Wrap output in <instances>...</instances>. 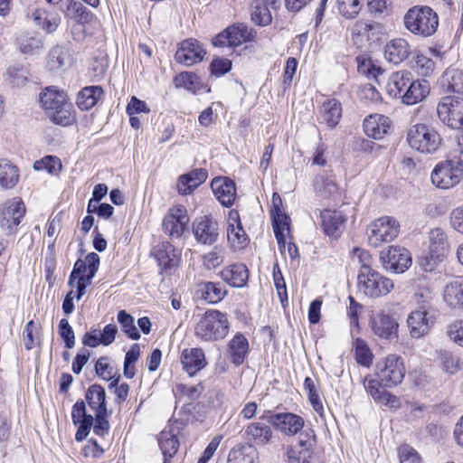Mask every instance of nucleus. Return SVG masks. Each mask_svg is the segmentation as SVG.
<instances>
[{
  "instance_id": "f257e3e1",
  "label": "nucleus",
  "mask_w": 463,
  "mask_h": 463,
  "mask_svg": "<svg viewBox=\"0 0 463 463\" xmlns=\"http://www.w3.org/2000/svg\"><path fill=\"white\" fill-rule=\"evenodd\" d=\"M405 375L402 357L391 354L379 361L375 367L376 380H370L365 385L367 392L376 402L394 403L396 397L388 392L384 387H392L401 383Z\"/></svg>"
},
{
  "instance_id": "f03ea898",
  "label": "nucleus",
  "mask_w": 463,
  "mask_h": 463,
  "mask_svg": "<svg viewBox=\"0 0 463 463\" xmlns=\"http://www.w3.org/2000/svg\"><path fill=\"white\" fill-rule=\"evenodd\" d=\"M358 259L361 264L357 275L358 290L371 298L386 296L393 288L392 279L382 275L372 267V257L365 250H359Z\"/></svg>"
},
{
  "instance_id": "7ed1b4c3",
  "label": "nucleus",
  "mask_w": 463,
  "mask_h": 463,
  "mask_svg": "<svg viewBox=\"0 0 463 463\" xmlns=\"http://www.w3.org/2000/svg\"><path fill=\"white\" fill-rule=\"evenodd\" d=\"M39 101L50 120L63 127L71 125L75 118L72 106L67 101V96L54 86L46 87L40 93Z\"/></svg>"
},
{
  "instance_id": "20e7f679",
  "label": "nucleus",
  "mask_w": 463,
  "mask_h": 463,
  "mask_svg": "<svg viewBox=\"0 0 463 463\" xmlns=\"http://www.w3.org/2000/svg\"><path fill=\"white\" fill-rule=\"evenodd\" d=\"M405 28L412 34L420 37L433 35L439 26V16L427 5H415L410 8L403 17Z\"/></svg>"
},
{
  "instance_id": "39448f33",
  "label": "nucleus",
  "mask_w": 463,
  "mask_h": 463,
  "mask_svg": "<svg viewBox=\"0 0 463 463\" xmlns=\"http://www.w3.org/2000/svg\"><path fill=\"white\" fill-rule=\"evenodd\" d=\"M230 323L225 313L219 310H207L198 320L194 327L197 338L205 342L223 339L229 333Z\"/></svg>"
},
{
  "instance_id": "423d86ee",
  "label": "nucleus",
  "mask_w": 463,
  "mask_h": 463,
  "mask_svg": "<svg viewBox=\"0 0 463 463\" xmlns=\"http://www.w3.org/2000/svg\"><path fill=\"white\" fill-rule=\"evenodd\" d=\"M409 146L420 153H434L441 144L439 134L425 124H415L407 131Z\"/></svg>"
},
{
  "instance_id": "0eeeda50",
  "label": "nucleus",
  "mask_w": 463,
  "mask_h": 463,
  "mask_svg": "<svg viewBox=\"0 0 463 463\" xmlns=\"http://www.w3.org/2000/svg\"><path fill=\"white\" fill-rule=\"evenodd\" d=\"M257 36V31L244 23H235L213 39L216 47H237L242 43L252 42Z\"/></svg>"
},
{
  "instance_id": "6e6552de",
  "label": "nucleus",
  "mask_w": 463,
  "mask_h": 463,
  "mask_svg": "<svg viewBox=\"0 0 463 463\" xmlns=\"http://www.w3.org/2000/svg\"><path fill=\"white\" fill-rule=\"evenodd\" d=\"M398 222L389 216H383L374 221L369 227L368 242L377 248L383 242L393 241L399 234Z\"/></svg>"
},
{
  "instance_id": "1a4fd4ad",
  "label": "nucleus",
  "mask_w": 463,
  "mask_h": 463,
  "mask_svg": "<svg viewBox=\"0 0 463 463\" xmlns=\"http://www.w3.org/2000/svg\"><path fill=\"white\" fill-rule=\"evenodd\" d=\"M25 214L22 200L14 197L6 201L0 209V227L6 235L15 234L21 220Z\"/></svg>"
},
{
  "instance_id": "9d476101",
  "label": "nucleus",
  "mask_w": 463,
  "mask_h": 463,
  "mask_svg": "<svg viewBox=\"0 0 463 463\" xmlns=\"http://www.w3.org/2000/svg\"><path fill=\"white\" fill-rule=\"evenodd\" d=\"M439 119L455 129L463 128V99L451 96L441 99L437 107Z\"/></svg>"
},
{
  "instance_id": "9b49d317",
  "label": "nucleus",
  "mask_w": 463,
  "mask_h": 463,
  "mask_svg": "<svg viewBox=\"0 0 463 463\" xmlns=\"http://www.w3.org/2000/svg\"><path fill=\"white\" fill-rule=\"evenodd\" d=\"M433 296L431 292H428L426 299L423 301L420 308L412 311L407 319L410 334L413 338H420L426 335L432 321L430 317H428L432 308L431 301Z\"/></svg>"
},
{
  "instance_id": "f8f14e48",
  "label": "nucleus",
  "mask_w": 463,
  "mask_h": 463,
  "mask_svg": "<svg viewBox=\"0 0 463 463\" xmlns=\"http://www.w3.org/2000/svg\"><path fill=\"white\" fill-rule=\"evenodd\" d=\"M380 260L386 270L402 273L411 264V255L405 248L391 246L381 252Z\"/></svg>"
},
{
  "instance_id": "ddd939ff",
  "label": "nucleus",
  "mask_w": 463,
  "mask_h": 463,
  "mask_svg": "<svg viewBox=\"0 0 463 463\" xmlns=\"http://www.w3.org/2000/svg\"><path fill=\"white\" fill-rule=\"evenodd\" d=\"M370 325L374 335L382 339L392 341L398 337V322L383 310L372 316Z\"/></svg>"
},
{
  "instance_id": "4468645a",
  "label": "nucleus",
  "mask_w": 463,
  "mask_h": 463,
  "mask_svg": "<svg viewBox=\"0 0 463 463\" xmlns=\"http://www.w3.org/2000/svg\"><path fill=\"white\" fill-rule=\"evenodd\" d=\"M193 233L198 243L213 245L219 237V224L210 216L199 217L193 222Z\"/></svg>"
},
{
  "instance_id": "2eb2a0df",
  "label": "nucleus",
  "mask_w": 463,
  "mask_h": 463,
  "mask_svg": "<svg viewBox=\"0 0 463 463\" xmlns=\"http://www.w3.org/2000/svg\"><path fill=\"white\" fill-rule=\"evenodd\" d=\"M205 54L203 45L197 40L190 38L179 44L175 59L185 66H192L202 61Z\"/></svg>"
},
{
  "instance_id": "dca6fc26",
  "label": "nucleus",
  "mask_w": 463,
  "mask_h": 463,
  "mask_svg": "<svg viewBox=\"0 0 463 463\" xmlns=\"http://www.w3.org/2000/svg\"><path fill=\"white\" fill-rule=\"evenodd\" d=\"M189 221L185 209L177 207L171 209L163 220V230L171 239H179Z\"/></svg>"
},
{
  "instance_id": "f3484780",
  "label": "nucleus",
  "mask_w": 463,
  "mask_h": 463,
  "mask_svg": "<svg viewBox=\"0 0 463 463\" xmlns=\"http://www.w3.org/2000/svg\"><path fill=\"white\" fill-rule=\"evenodd\" d=\"M430 259L433 261V264H430L426 259L429 268H424L425 270H431L433 269V265L440 261L449 252V243L447 241V235L443 230L439 228H436L430 231Z\"/></svg>"
},
{
  "instance_id": "a211bd4d",
  "label": "nucleus",
  "mask_w": 463,
  "mask_h": 463,
  "mask_svg": "<svg viewBox=\"0 0 463 463\" xmlns=\"http://www.w3.org/2000/svg\"><path fill=\"white\" fill-rule=\"evenodd\" d=\"M179 432V427L167 426L159 433L157 441L164 458L163 463H170L178 451L179 440L177 435Z\"/></svg>"
},
{
  "instance_id": "6ab92c4d",
  "label": "nucleus",
  "mask_w": 463,
  "mask_h": 463,
  "mask_svg": "<svg viewBox=\"0 0 463 463\" xmlns=\"http://www.w3.org/2000/svg\"><path fill=\"white\" fill-rule=\"evenodd\" d=\"M462 175L456 173L454 168L445 161L438 164L431 173V181L434 185L441 189H449L458 184Z\"/></svg>"
},
{
  "instance_id": "aec40b11",
  "label": "nucleus",
  "mask_w": 463,
  "mask_h": 463,
  "mask_svg": "<svg viewBox=\"0 0 463 463\" xmlns=\"http://www.w3.org/2000/svg\"><path fill=\"white\" fill-rule=\"evenodd\" d=\"M213 192L224 207H231L236 198L235 183L229 177H215L211 183Z\"/></svg>"
},
{
  "instance_id": "412c9836",
  "label": "nucleus",
  "mask_w": 463,
  "mask_h": 463,
  "mask_svg": "<svg viewBox=\"0 0 463 463\" xmlns=\"http://www.w3.org/2000/svg\"><path fill=\"white\" fill-rule=\"evenodd\" d=\"M320 217L325 233L329 237H339L346 220L342 212L326 209L320 213Z\"/></svg>"
},
{
  "instance_id": "4be33fe9",
  "label": "nucleus",
  "mask_w": 463,
  "mask_h": 463,
  "mask_svg": "<svg viewBox=\"0 0 463 463\" xmlns=\"http://www.w3.org/2000/svg\"><path fill=\"white\" fill-rule=\"evenodd\" d=\"M151 255L162 269H168L177 265L180 252L171 243L161 242L153 247Z\"/></svg>"
},
{
  "instance_id": "5701e85b",
  "label": "nucleus",
  "mask_w": 463,
  "mask_h": 463,
  "mask_svg": "<svg viewBox=\"0 0 463 463\" xmlns=\"http://www.w3.org/2000/svg\"><path fill=\"white\" fill-rule=\"evenodd\" d=\"M411 77V72L405 70L392 72L385 84L386 93L393 99L402 100Z\"/></svg>"
},
{
  "instance_id": "b1692460",
  "label": "nucleus",
  "mask_w": 463,
  "mask_h": 463,
  "mask_svg": "<svg viewBox=\"0 0 463 463\" xmlns=\"http://www.w3.org/2000/svg\"><path fill=\"white\" fill-rule=\"evenodd\" d=\"M316 196L322 200H335L339 194V188L331 175L322 173L316 176L313 182Z\"/></svg>"
},
{
  "instance_id": "393cba45",
  "label": "nucleus",
  "mask_w": 463,
  "mask_h": 463,
  "mask_svg": "<svg viewBox=\"0 0 463 463\" xmlns=\"http://www.w3.org/2000/svg\"><path fill=\"white\" fill-rule=\"evenodd\" d=\"M411 54V46L402 38L390 41L384 46V58L390 63L398 65L405 61Z\"/></svg>"
},
{
  "instance_id": "a878e982",
  "label": "nucleus",
  "mask_w": 463,
  "mask_h": 463,
  "mask_svg": "<svg viewBox=\"0 0 463 463\" xmlns=\"http://www.w3.org/2000/svg\"><path fill=\"white\" fill-rule=\"evenodd\" d=\"M272 424L281 432L293 435L304 425L303 419L293 413H278L270 417Z\"/></svg>"
},
{
  "instance_id": "bb28decb",
  "label": "nucleus",
  "mask_w": 463,
  "mask_h": 463,
  "mask_svg": "<svg viewBox=\"0 0 463 463\" xmlns=\"http://www.w3.org/2000/svg\"><path fill=\"white\" fill-rule=\"evenodd\" d=\"M208 172L204 168H196L182 175L178 178L177 190L181 194H188L206 181Z\"/></svg>"
},
{
  "instance_id": "cd10ccee",
  "label": "nucleus",
  "mask_w": 463,
  "mask_h": 463,
  "mask_svg": "<svg viewBox=\"0 0 463 463\" xmlns=\"http://www.w3.org/2000/svg\"><path fill=\"white\" fill-rule=\"evenodd\" d=\"M364 131L368 137L382 139L389 131V118L383 115H371L363 124Z\"/></svg>"
},
{
  "instance_id": "c85d7f7f",
  "label": "nucleus",
  "mask_w": 463,
  "mask_h": 463,
  "mask_svg": "<svg viewBox=\"0 0 463 463\" xmlns=\"http://www.w3.org/2000/svg\"><path fill=\"white\" fill-rule=\"evenodd\" d=\"M73 424L77 426L75 439L82 441L89 435L93 425V415L87 413L86 407H73L71 411Z\"/></svg>"
},
{
  "instance_id": "c756f323",
  "label": "nucleus",
  "mask_w": 463,
  "mask_h": 463,
  "mask_svg": "<svg viewBox=\"0 0 463 463\" xmlns=\"http://www.w3.org/2000/svg\"><path fill=\"white\" fill-rule=\"evenodd\" d=\"M405 90L402 102L405 105H415L429 95L430 85L427 80H414L412 76Z\"/></svg>"
},
{
  "instance_id": "7c9ffc66",
  "label": "nucleus",
  "mask_w": 463,
  "mask_h": 463,
  "mask_svg": "<svg viewBox=\"0 0 463 463\" xmlns=\"http://www.w3.org/2000/svg\"><path fill=\"white\" fill-rule=\"evenodd\" d=\"M220 275L221 278L232 287L242 288L248 281L249 270L246 265L235 263L224 268Z\"/></svg>"
},
{
  "instance_id": "2f4dec72",
  "label": "nucleus",
  "mask_w": 463,
  "mask_h": 463,
  "mask_svg": "<svg viewBox=\"0 0 463 463\" xmlns=\"http://www.w3.org/2000/svg\"><path fill=\"white\" fill-rule=\"evenodd\" d=\"M182 364L184 370L191 376L204 368L207 362L203 349L192 348L184 350L182 354Z\"/></svg>"
},
{
  "instance_id": "473e14b6",
  "label": "nucleus",
  "mask_w": 463,
  "mask_h": 463,
  "mask_svg": "<svg viewBox=\"0 0 463 463\" xmlns=\"http://www.w3.org/2000/svg\"><path fill=\"white\" fill-rule=\"evenodd\" d=\"M257 449L249 443L234 446L228 454L227 463H257Z\"/></svg>"
},
{
  "instance_id": "72a5a7b5",
  "label": "nucleus",
  "mask_w": 463,
  "mask_h": 463,
  "mask_svg": "<svg viewBox=\"0 0 463 463\" xmlns=\"http://www.w3.org/2000/svg\"><path fill=\"white\" fill-rule=\"evenodd\" d=\"M5 80L12 88L24 87L29 80V67L23 63L10 65L4 75Z\"/></svg>"
},
{
  "instance_id": "f704fd0d",
  "label": "nucleus",
  "mask_w": 463,
  "mask_h": 463,
  "mask_svg": "<svg viewBox=\"0 0 463 463\" xmlns=\"http://www.w3.org/2000/svg\"><path fill=\"white\" fill-rule=\"evenodd\" d=\"M248 350V340L241 333H237L229 342L228 353L232 364L237 366L244 362Z\"/></svg>"
},
{
  "instance_id": "c9c22d12",
  "label": "nucleus",
  "mask_w": 463,
  "mask_h": 463,
  "mask_svg": "<svg viewBox=\"0 0 463 463\" xmlns=\"http://www.w3.org/2000/svg\"><path fill=\"white\" fill-rule=\"evenodd\" d=\"M444 300L452 307L463 309V278H454L446 285Z\"/></svg>"
},
{
  "instance_id": "e433bc0d",
  "label": "nucleus",
  "mask_w": 463,
  "mask_h": 463,
  "mask_svg": "<svg viewBox=\"0 0 463 463\" xmlns=\"http://www.w3.org/2000/svg\"><path fill=\"white\" fill-rule=\"evenodd\" d=\"M322 122L329 128H335L342 117V106L336 99H328L323 102L320 109Z\"/></svg>"
},
{
  "instance_id": "4c0bfd02",
  "label": "nucleus",
  "mask_w": 463,
  "mask_h": 463,
  "mask_svg": "<svg viewBox=\"0 0 463 463\" xmlns=\"http://www.w3.org/2000/svg\"><path fill=\"white\" fill-rule=\"evenodd\" d=\"M103 95L104 91L100 86H88L79 92L76 103L81 110H89L98 103Z\"/></svg>"
},
{
  "instance_id": "58836bf2",
  "label": "nucleus",
  "mask_w": 463,
  "mask_h": 463,
  "mask_svg": "<svg viewBox=\"0 0 463 463\" xmlns=\"http://www.w3.org/2000/svg\"><path fill=\"white\" fill-rule=\"evenodd\" d=\"M442 85L448 91L463 95V71L449 67L442 75Z\"/></svg>"
},
{
  "instance_id": "ea45409f",
  "label": "nucleus",
  "mask_w": 463,
  "mask_h": 463,
  "mask_svg": "<svg viewBox=\"0 0 463 463\" xmlns=\"http://www.w3.org/2000/svg\"><path fill=\"white\" fill-rule=\"evenodd\" d=\"M235 217H232L233 222H229L227 227L228 241L238 248H242L247 244L248 236L241 223L238 213H235Z\"/></svg>"
},
{
  "instance_id": "a19ab883",
  "label": "nucleus",
  "mask_w": 463,
  "mask_h": 463,
  "mask_svg": "<svg viewBox=\"0 0 463 463\" xmlns=\"http://www.w3.org/2000/svg\"><path fill=\"white\" fill-rule=\"evenodd\" d=\"M245 432L248 439L252 440L257 445L269 443L272 437L270 427L260 422L250 424Z\"/></svg>"
},
{
  "instance_id": "79ce46f5",
  "label": "nucleus",
  "mask_w": 463,
  "mask_h": 463,
  "mask_svg": "<svg viewBox=\"0 0 463 463\" xmlns=\"http://www.w3.org/2000/svg\"><path fill=\"white\" fill-rule=\"evenodd\" d=\"M18 169L6 159H0V186L13 188L18 182Z\"/></svg>"
},
{
  "instance_id": "37998d69",
  "label": "nucleus",
  "mask_w": 463,
  "mask_h": 463,
  "mask_svg": "<svg viewBox=\"0 0 463 463\" xmlns=\"http://www.w3.org/2000/svg\"><path fill=\"white\" fill-rule=\"evenodd\" d=\"M201 297L209 303L215 304L224 298L226 289L221 283L204 282L200 285Z\"/></svg>"
},
{
  "instance_id": "c03bdc74",
  "label": "nucleus",
  "mask_w": 463,
  "mask_h": 463,
  "mask_svg": "<svg viewBox=\"0 0 463 463\" xmlns=\"http://www.w3.org/2000/svg\"><path fill=\"white\" fill-rule=\"evenodd\" d=\"M269 6L260 0H254L250 5V19L258 26H267L272 21Z\"/></svg>"
},
{
  "instance_id": "a18cd8bd",
  "label": "nucleus",
  "mask_w": 463,
  "mask_h": 463,
  "mask_svg": "<svg viewBox=\"0 0 463 463\" xmlns=\"http://www.w3.org/2000/svg\"><path fill=\"white\" fill-rule=\"evenodd\" d=\"M271 222L274 234L279 247H285V234L286 230H289L290 218L285 213H271Z\"/></svg>"
},
{
  "instance_id": "49530a36",
  "label": "nucleus",
  "mask_w": 463,
  "mask_h": 463,
  "mask_svg": "<svg viewBox=\"0 0 463 463\" xmlns=\"http://www.w3.org/2000/svg\"><path fill=\"white\" fill-rule=\"evenodd\" d=\"M28 16L33 19L36 26L48 33L56 31L60 23V18H49L44 9H34Z\"/></svg>"
},
{
  "instance_id": "de8ad7c7",
  "label": "nucleus",
  "mask_w": 463,
  "mask_h": 463,
  "mask_svg": "<svg viewBox=\"0 0 463 463\" xmlns=\"http://www.w3.org/2000/svg\"><path fill=\"white\" fill-rule=\"evenodd\" d=\"M71 54L69 51L62 46L53 47L48 56V65L51 70H59L70 63Z\"/></svg>"
},
{
  "instance_id": "09e8293b",
  "label": "nucleus",
  "mask_w": 463,
  "mask_h": 463,
  "mask_svg": "<svg viewBox=\"0 0 463 463\" xmlns=\"http://www.w3.org/2000/svg\"><path fill=\"white\" fill-rule=\"evenodd\" d=\"M19 50L26 55L38 54L44 47V41L41 36H23L18 41Z\"/></svg>"
},
{
  "instance_id": "8fccbe9b",
  "label": "nucleus",
  "mask_w": 463,
  "mask_h": 463,
  "mask_svg": "<svg viewBox=\"0 0 463 463\" xmlns=\"http://www.w3.org/2000/svg\"><path fill=\"white\" fill-rule=\"evenodd\" d=\"M118 322L119 323L122 331L127 336L132 340H138L141 335L135 326L134 317L126 310L118 311L117 315Z\"/></svg>"
},
{
  "instance_id": "3c124183",
  "label": "nucleus",
  "mask_w": 463,
  "mask_h": 463,
  "mask_svg": "<svg viewBox=\"0 0 463 463\" xmlns=\"http://www.w3.org/2000/svg\"><path fill=\"white\" fill-rule=\"evenodd\" d=\"M33 168L37 171L46 170L51 175H58L62 169V165L57 156H46L41 160L35 161Z\"/></svg>"
},
{
  "instance_id": "603ef678",
  "label": "nucleus",
  "mask_w": 463,
  "mask_h": 463,
  "mask_svg": "<svg viewBox=\"0 0 463 463\" xmlns=\"http://www.w3.org/2000/svg\"><path fill=\"white\" fill-rule=\"evenodd\" d=\"M107 416V407H96L92 425L95 434L104 436L109 432V424Z\"/></svg>"
},
{
  "instance_id": "864d4df0",
  "label": "nucleus",
  "mask_w": 463,
  "mask_h": 463,
  "mask_svg": "<svg viewBox=\"0 0 463 463\" xmlns=\"http://www.w3.org/2000/svg\"><path fill=\"white\" fill-rule=\"evenodd\" d=\"M194 419V414L189 407H175L168 427H179V430Z\"/></svg>"
},
{
  "instance_id": "5fc2aeb1",
  "label": "nucleus",
  "mask_w": 463,
  "mask_h": 463,
  "mask_svg": "<svg viewBox=\"0 0 463 463\" xmlns=\"http://www.w3.org/2000/svg\"><path fill=\"white\" fill-rule=\"evenodd\" d=\"M356 362L364 366H369L373 362V354L366 342L356 338L354 344Z\"/></svg>"
},
{
  "instance_id": "6e6d98bb",
  "label": "nucleus",
  "mask_w": 463,
  "mask_h": 463,
  "mask_svg": "<svg viewBox=\"0 0 463 463\" xmlns=\"http://www.w3.org/2000/svg\"><path fill=\"white\" fill-rule=\"evenodd\" d=\"M362 0H337L339 13L348 18H354L362 8Z\"/></svg>"
},
{
  "instance_id": "4d7b16f0",
  "label": "nucleus",
  "mask_w": 463,
  "mask_h": 463,
  "mask_svg": "<svg viewBox=\"0 0 463 463\" xmlns=\"http://www.w3.org/2000/svg\"><path fill=\"white\" fill-rule=\"evenodd\" d=\"M304 390L311 405H322L320 399V387L317 379L306 377L304 381Z\"/></svg>"
},
{
  "instance_id": "13d9d810",
  "label": "nucleus",
  "mask_w": 463,
  "mask_h": 463,
  "mask_svg": "<svg viewBox=\"0 0 463 463\" xmlns=\"http://www.w3.org/2000/svg\"><path fill=\"white\" fill-rule=\"evenodd\" d=\"M66 15L75 20L86 22L89 17V13L87 12V8L80 1L70 0L67 4Z\"/></svg>"
},
{
  "instance_id": "bf43d9fd",
  "label": "nucleus",
  "mask_w": 463,
  "mask_h": 463,
  "mask_svg": "<svg viewBox=\"0 0 463 463\" xmlns=\"http://www.w3.org/2000/svg\"><path fill=\"white\" fill-rule=\"evenodd\" d=\"M85 397L88 405H106L105 390L100 385L93 384L90 386V388L86 392Z\"/></svg>"
},
{
  "instance_id": "052dcab7",
  "label": "nucleus",
  "mask_w": 463,
  "mask_h": 463,
  "mask_svg": "<svg viewBox=\"0 0 463 463\" xmlns=\"http://www.w3.org/2000/svg\"><path fill=\"white\" fill-rule=\"evenodd\" d=\"M445 162L454 168L456 173L463 175V147L456 145L447 156Z\"/></svg>"
},
{
  "instance_id": "680f3d73",
  "label": "nucleus",
  "mask_w": 463,
  "mask_h": 463,
  "mask_svg": "<svg viewBox=\"0 0 463 463\" xmlns=\"http://www.w3.org/2000/svg\"><path fill=\"white\" fill-rule=\"evenodd\" d=\"M439 359L443 370L449 373H455L459 369V358L449 351H441Z\"/></svg>"
},
{
  "instance_id": "e2e57ef3",
  "label": "nucleus",
  "mask_w": 463,
  "mask_h": 463,
  "mask_svg": "<svg viewBox=\"0 0 463 463\" xmlns=\"http://www.w3.org/2000/svg\"><path fill=\"white\" fill-rule=\"evenodd\" d=\"M273 280L281 303L288 300L287 288L284 277L278 263L273 267Z\"/></svg>"
},
{
  "instance_id": "0e129e2a",
  "label": "nucleus",
  "mask_w": 463,
  "mask_h": 463,
  "mask_svg": "<svg viewBox=\"0 0 463 463\" xmlns=\"http://www.w3.org/2000/svg\"><path fill=\"white\" fill-rule=\"evenodd\" d=\"M59 334L63 339L66 348L71 349L75 345V335L67 319L62 318L59 323Z\"/></svg>"
},
{
  "instance_id": "69168bd1",
  "label": "nucleus",
  "mask_w": 463,
  "mask_h": 463,
  "mask_svg": "<svg viewBox=\"0 0 463 463\" xmlns=\"http://www.w3.org/2000/svg\"><path fill=\"white\" fill-rule=\"evenodd\" d=\"M398 453L400 463H421V458L417 450L408 444L402 445Z\"/></svg>"
},
{
  "instance_id": "338daca9",
  "label": "nucleus",
  "mask_w": 463,
  "mask_h": 463,
  "mask_svg": "<svg viewBox=\"0 0 463 463\" xmlns=\"http://www.w3.org/2000/svg\"><path fill=\"white\" fill-rule=\"evenodd\" d=\"M175 83L177 88H184L188 90H194L198 83V78L192 72H182L175 78Z\"/></svg>"
},
{
  "instance_id": "774afa93",
  "label": "nucleus",
  "mask_w": 463,
  "mask_h": 463,
  "mask_svg": "<svg viewBox=\"0 0 463 463\" xmlns=\"http://www.w3.org/2000/svg\"><path fill=\"white\" fill-rule=\"evenodd\" d=\"M108 357H100L95 364V371L102 379L109 381L115 379L116 373L114 369L108 363Z\"/></svg>"
}]
</instances>
